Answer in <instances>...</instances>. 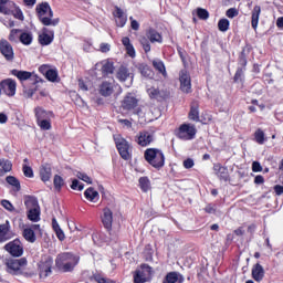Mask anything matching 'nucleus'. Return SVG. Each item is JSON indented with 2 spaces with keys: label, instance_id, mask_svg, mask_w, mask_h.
Returning <instances> with one entry per match:
<instances>
[{
  "label": "nucleus",
  "instance_id": "1",
  "mask_svg": "<svg viewBox=\"0 0 283 283\" xmlns=\"http://www.w3.org/2000/svg\"><path fill=\"white\" fill-rule=\"evenodd\" d=\"M10 75L15 76L22 85V94L24 98H32V96L39 92V83H45V81L34 72L12 69Z\"/></svg>",
  "mask_w": 283,
  "mask_h": 283
},
{
  "label": "nucleus",
  "instance_id": "2",
  "mask_svg": "<svg viewBox=\"0 0 283 283\" xmlns=\"http://www.w3.org/2000/svg\"><path fill=\"white\" fill-rule=\"evenodd\" d=\"M35 14L45 28H56L61 23L60 18H54V11L50 2H41L35 7Z\"/></svg>",
  "mask_w": 283,
  "mask_h": 283
},
{
  "label": "nucleus",
  "instance_id": "3",
  "mask_svg": "<svg viewBox=\"0 0 283 283\" xmlns=\"http://www.w3.org/2000/svg\"><path fill=\"white\" fill-rule=\"evenodd\" d=\"M78 262H81V256L72 252H62L55 259V266L62 273H72L78 266Z\"/></svg>",
  "mask_w": 283,
  "mask_h": 283
},
{
  "label": "nucleus",
  "instance_id": "4",
  "mask_svg": "<svg viewBox=\"0 0 283 283\" xmlns=\"http://www.w3.org/2000/svg\"><path fill=\"white\" fill-rule=\"evenodd\" d=\"M144 159L150 167L160 171L165 167V153L160 148H147L144 151Z\"/></svg>",
  "mask_w": 283,
  "mask_h": 283
},
{
  "label": "nucleus",
  "instance_id": "5",
  "mask_svg": "<svg viewBox=\"0 0 283 283\" xmlns=\"http://www.w3.org/2000/svg\"><path fill=\"white\" fill-rule=\"evenodd\" d=\"M27 209V218L31 222H39L41 220V206H39V199L33 196H28L24 200Z\"/></svg>",
  "mask_w": 283,
  "mask_h": 283
},
{
  "label": "nucleus",
  "instance_id": "6",
  "mask_svg": "<svg viewBox=\"0 0 283 283\" xmlns=\"http://www.w3.org/2000/svg\"><path fill=\"white\" fill-rule=\"evenodd\" d=\"M151 275H154V268L147 263H142L139 268L133 272V283L151 282Z\"/></svg>",
  "mask_w": 283,
  "mask_h": 283
},
{
  "label": "nucleus",
  "instance_id": "7",
  "mask_svg": "<svg viewBox=\"0 0 283 283\" xmlns=\"http://www.w3.org/2000/svg\"><path fill=\"white\" fill-rule=\"evenodd\" d=\"M116 149L123 160H132V145L120 135L114 136Z\"/></svg>",
  "mask_w": 283,
  "mask_h": 283
},
{
  "label": "nucleus",
  "instance_id": "8",
  "mask_svg": "<svg viewBox=\"0 0 283 283\" xmlns=\"http://www.w3.org/2000/svg\"><path fill=\"white\" fill-rule=\"evenodd\" d=\"M196 134H198V129L193 124H181L176 130V136L180 140H193L196 138Z\"/></svg>",
  "mask_w": 283,
  "mask_h": 283
},
{
  "label": "nucleus",
  "instance_id": "9",
  "mask_svg": "<svg viewBox=\"0 0 283 283\" xmlns=\"http://www.w3.org/2000/svg\"><path fill=\"white\" fill-rule=\"evenodd\" d=\"M9 6L10 8L6 6H0V14H12V17H14V19H18L19 21H23V19H25V17L23 15V11L21 10V8H19V6H17V3H14V1H10Z\"/></svg>",
  "mask_w": 283,
  "mask_h": 283
},
{
  "label": "nucleus",
  "instance_id": "10",
  "mask_svg": "<svg viewBox=\"0 0 283 283\" xmlns=\"http://www.w3.org/2000/svg\"><path fill=\"white\" fill-rule=\"evenodd\" d=\"M179 83H180V91L184 94H191L193 90H191V75L187 69H182L179 72Z\"/></svg>",
  "mask_w": 283,
  "mask_h": 283
},
{
  "label": "nucleus",
  "instance_id": "11",
  "mask_svg": "<svg viewBox=\"0 0 283 283\" xmlns=\"http://www.w3.org/2000/svg\"><path fill=\"white\" fill-rule=\"evenodd\" d=\"M0 92L6 96L12 97L17 94V81L13 78H4L0 82Z\"/></svg>",
  "mask_w": 283,
  "mask_h": 283
},
{
  "label": "nucleus",
  "instance_id": "12",
  "mask_svg": "<svg viewBox=\"0 0 283 283\" xmlns=\"http://www.w3.org/2000/svg\"><path fill=\"white\" fill-rule=\"evenodd\" d=\"M54 42V29L48 27L42 28V32L38 35V43L42 46L52 45Z\"/></svg>",
  "mask_w": 283,
  "mask_h": 283
},
{
  "label": "nucleus",
  "instance_id": "13",
  "mask_svg": "<svg viewBox=\"0 0 283 283\" xmlns=\"http://www.w3.org/2000/svg\"><path fill=\"white\" fill-rule=\"evenodd\" d=\"M6 251L12 255V258H21L23 255V243L21 240L14 239L4 245Z\"/></svg>",
  "mask_w": 283,
  "mask_h": 283
},
{
  "label": "nucleus",
  "instance_id": "14",
  "mask_svg": "<svg viewBox=\"0 0 283 283\" xmlns=\"http://www.w3.org/2000/svg\"><path fill=\"white\" fill-rule=\"evenodd\" d=\"M120 107L124 112H134L138 107V98L134 94L127 93L120 103Z\"/></svg>",
  "mask_w": 283,
  "mask_h": 283
},
{
  "label": "nucleus",
  "instance_id": "15",
  "mask_svg": "<svg viewBox=\"0 0 283 283\" xmlns=\"http://www.w3.org/2000/svg\"><path fill=\"white\" fill-rule=\"evenodd\" d=\"M52 264H54L52 256H46L39 263L38 269L40 277H49V275H52Z\"/></svg>",
  "mask_w": 283,
  "mask_h": 283
},
{
  "label": "nucleus",
  "instance_id": "16",
  "mask_svg": "<svg viewBox=\"0 0 283 283\" xmlns=\"http://www.w3.org/2000/svg\"><path fill=\"white\" fill-rule=\"evenodd\" d=\"M135 143L139 145V147H149L151 143H154V134H151L148 130H140L136 136H135Z\"/></svg>",
  "mask_w": 283,
  "mask_h": 283
},
{
  "label": "nucleus",
  "instance_id": "17",
  "mask_svg": "<svg viewBox=\"0 0 283 283\" xmlns=\"http://www.w3.org/2000/svg\"><path fill=\"white\" fill-rule=\"evenodd\" d=\"M0 53L6 59V61H14V49L12 44L6 39L0 40Z\"/></svg>",
  "mask_w": 283,
  "mask_h": 283
},
{
  "label": "nucleus",
  "instance_id": "18",
  "mask_svg": "<svg viewBox=\"0 0 283 283\" xmlns=\"http://www.w3.org/2000/svg\"><path fill=\"white\" fill-rule=\"evenodd\" d=\"M12 238H14V232L12 231L10 221L7 220L4 223H0V244L12 240Z\"/></svg>",
  "mask_w": 283,
  "mask_h": 283
},
{
  "label": "nucleus",
  "instance_id": "19",
  "mask_svg": "<svg viewBox=\"0 0 283 283\" xmlns=\"http://www.w3.org/2000/svg\"><path fill=\"white\" fill-rule=\"evenodd\" d=\"M96 67H99V71L102 72V76L104 78H107V76L114 74V70H116V67L114 66V61H112L111 59L97 62Z\"/></svg>",
  "mask_w": 283,
  "mask_h": 283
},
{
  "label": "nucleus",
  "instance_id": "20",
  "mask_svg": "<svg viewBox=\"0 0 283 283\" xmlns=\"http://www.w3.org/2000/svg\"><path fill=\"white\" fill-rule=\"evenodd\" d=\"M116 87V84L105 80L97 86V92L99 96H103L104 98H109L114 94V90Z\"/></svg>",
  "mask_w": 283,
  "mask_h": 283
},
{
  "label": "nucleus",
  "instance_id": "21",
  "mask_svg": "<svg viewBox=\"0 0 283 283\" xmlns=\"http://www.w3.org/2000/svg\"><path fill=\"white\" fill-rule=\"evenodd\" d=\"M213 171L221 182L231 181V175L229 174V168H227V166H222L220 163L214 164Z\"/></svg>",
  "mask_w": 283,
  "mask_h": 283
},
{
  "label": "nucleus",
  "instance_id": "22",
  "mask_svg": "<svg viewBox=\"0 0 283 283\" xmlns=\"http://www.w3.org/2000/svg\"><path fill=\"white\" fill-rule=\"evenodd\" d=\"M28 265V259H11L7 262L8 273L17 274L18 271H21V266Z\"/></svg>",
  "mask_w": 283,
  "mask_h": 283
},
{
  "label": "nucleus",
  "instance_id": "23",
  "mask_svg": "<svg viewBox=\"0 0 283 283\" xmlns=\"http://www.w3.org/2000/svg\"><path fill=\"white\" fill-rule=\"evenodd\" d=\"M102 224L108 233L112 231V224H114V212H112V209L109 208H104L103 209V214L101 217Z\"/></svg>",
  "mask_w": 283,
  "mask_h": 283
},
{
  "label": "nucleus",
  "instance_id": "24",
  "mask_svg": "<svg viewBox=\"0 0 283 283\" xmlns=\"http://www.w3.org/2000/svg\"><path fill=\"white\" fill-rule=\"evenodd\" d=\"M146 92L150 101H158V103H163V101H165L169 96V93L160 91V88H156L154 86L147 88Z\"/></svg>",
  "mask_w": 283,
  "mask_h": 283
},
{
  "label": "nucleus",
  "instance_id": "25",
  "mask_svg": "<svg viewBox=\"0 0 283 283\" xmlns=\"http://www.w3.org/2000/svg\"><path fill=\"white\" fill-rule=\"evenodd\" d=\"M113 17L115 19V23L117 28H125L127 24V14H125V11L120 9L119 7H115V10L113 11Z\"/></svg>",
  "mask_w": 283,
  "mask_h": 283
},
{
  "label": "nucleus",
  "instance_id": "26",
  "mask_svg": "<svg viewBox=\"0 0 283 283\" xmlns=\"http://www.w3.org/2000/svg\"><path fill=\"white\" fill-rule=\"evenodd\" d=\"M188 118L193 123H200V104L198 101L191 102Z\"/></svg>",
  "mask_w": 283,
  "mask_h": 283
},
{
  "label": "nucleus",
  "instance_id": "27",
  "mask_svg": "<svg viewBox=\"0 0 283 283\" xmlns=\"http://www.w3.org/2000/svg\"><path fill=\"white\" fill-rule=\"evenodd\" d=\"M34 114H35L36 123H39L41 120H48L50 118H54V112L45 111L41 106H38L34 108Z\"/></svg>",
  "mask_w": 283,
  "mask_h": 283
},
{
  "label": "nucleus",
  "instance_id": "28",
  "mask_svg": "<svg viewBox=\"0 0 283 283\" xmlns=\"http://www.w3.org/2000/svg\"><path fill=\"white\" fill-rule=\"evenodd\" d=\"M146 36L150 43H163V34L151 27L146 30Z\"/></svg>",
  "mask_w": 283,
  "mask_h": 283
},
{
  "label": "nucleus",
  "instance_id": "29",
  "mask_svg": "<svg viewBox=\"0 0 283 283\" xmlns=\"http://www.w3.org/2000/svg\"><path fill=\"white\" fill-rule=\"evenodd\" d=\"M264 268L262 266V264L256 263L252 266V279L254 282H262V280H264Z\"/></svg>",
  "mask_w": 283,
  "mask_h": 283
},
{
  "label": "nucleus",
  "instance_id": "30",
  "mask_svg": "<svg viewBox=\"0 0 283 283\" xmlns=\"http://www.w3.org/2000/svg\"><path fill=\"white\" fill-rule=\"evenodd\" d=\"M260 14H262V7L254 6L251 11V25L253 30H258V25L260 23Z\"/></svg>",
  "mask_w": 283,
  "mask_h": 283
},
{
  "label": "nucleus",
  "instance_id": "31",
  "mask_svg": "<svg viewBox=\"0 0 283 283\" xmlns=\"http://www.w3.org/2000/svg\"><path fill=\"white\" fill-rule=\"evenodd\" d=\"M40 178L42 182H50V178H52V166L50 164L40 167Z\"/></svg>",
  "mask_w": 283,
  "mask_h": 283
},
{
  "label": "nucleus",
  "instance_id": "32",
  "mask_svg": "<svg viewBox=\"0 0 283 283\" xmlns=\"http://www.w3.org/2000/svg\"><path fill=\"white\" fill-rule=\"evenodd\" d=\"M122 44L124 45L126 53L130 59L136 57V49H134V44H132V40H129V36H124L122 39Z\"/></svg>",
  "mask_w": 283,
  "mask_h": 283
},
{
  "label": "nucleus",
  "instance_id": "33",
  "mask_svg": "<svg viewBox=\"0 0 283 283\" xmlns=\"http://www.w3.org/2000/svg\"><path fill=\"white\" fill-rule=\"evenodd\" d=\"M153 67L158 72V74H161L164 78L168 77L167 74V67L165 66V62L163 60H153Z\"/></svg>",
  "mask_w": 283,
  "mask_h": 283
},
{
  "label": "nucleus",
  "instance_id": "34",
  "mask_svg": "<svg viewBox=\"0 0 283 283\" xmlns=\"http://www.w3.org/2000/svg\"><path fill=\"white\" fill-rule=\"evenodd\" d=\"M116 78L120 83H125V81H127V78H129V69H127V66H125V65H120L117 69Z\"/></svg>",
  "mask_w": 283,
  "mask_h": 283
},
{
  "label": "nucleus",
  "instance_id": "35",
  "mask_svg": "<svg viewBox=\"0 0 283 283\" xmlns=\"http://www.w3.org/2000/svg\"><path fill=\"white\" fill-rule=\"evenodd\" d=\"M84 198L90 202H98L99 195L93 187H90L84 191Z\"/></svg>",
  "mask_w": 283,
  "mask_h": 283
},
{
  "label": "nucleus",
  "instance_id": "36",
  "mask_svg": "<svg viewBox=\"0 0 283 283\" xmlns=\"http://www.w3.org/2000/svg\"><path fill=\"white\" fill-rule=\"evenodd\" d=\"M12 171V161L9 159H0V178Z\"/></svg>",
  "mask_w": 283,
  "mask_h": 283
},
{
  "label": "nucleus",
  "instance_id": "37",
  "mask_svg": "<svg viewBox=\"0 0 283 283\" xmlns=\"http://www.w3.org/2000/svg\"><path fill=\"white\" fill-rule=\"evenodd\" d=\"M20 43L22 45H32V41H34V36L32 35V32L24 31L19 35Z\"/></svg>",
  "mask_w": 283,
  "mask_h": 283
},
{
  "label": "nucleus",
  "instance_id": "38",
  "mask_svg": "<svg viewBox=\"0 0 283 283\" xmlns=\"http://www.w3.org/2000/svg\"><path fill=\"white\" fill-rule=\"evenodd\" d=\"M90 280H91V282H96V283H116V281H114L109 277H105L101 273H94L90 277Z\"/></svg>",
  "mask_w": 283,
  "mask_h": 283
},
{
  "label": "nucleus",
  "instance_id": "39",
  "mask_svg": "<svg viewBox=\"0 0 283 283\" xmlns=\"http://www.w3.org/2000/svg\"><path fill=\"white\" fill-rule=\"evenodd\" d=\"M46 81H50V83H60L61 77H59V71L55 69H51L46 72V75H44Z\"/></svg>",
  "mask_w": 283,
  "mask_h": 283
},
{
  "label": "nucleus",
  "instance_id": "40",
  "mask_svg": "<svg viewBox=\"0 0 283 283\" xmlns=\"http://www.w3.org/2000/svg\"><path fill=\"white\" fill-rule=\"evenodd\" d=\"M139 188L144 193H147L151 189V181L149 180V177H140L139 180Z\"/></svg>",
  "mask_w": 283,
  "mask_h": 283
},
{
  "label": "nucleus",
  "instance_id": "41",
  "mask_svg": "<svg viewBox=\"0 0 283 283\" xmlns=\"http://www.w3.org/2000/svg\"><path fill=\"white\" fill-rule=\"evenodd\" d=\"M22 235L27 242L34 243L36 242V234H34V230L32 228H27L23 230Z\"/></svg>",
  "mask_w": 283,
  "mask_h": 283
},
{
  "label": "nucleus",
  "instance_id": "42",
  "mask_svg": "<svg viewBox=\"0 0 283 283\" xmlns=\"http://www.w3.org/2000/svg\"><path fill=\"white\" fill-rule=\"evenodd\" d=\"M139 43L145 52V54H149L151 52V41L147 38V35H142L139 38Z\"/></svg>",
  "mask_w": 283,
  "mask_h": 283
},
{
  "label": "nucleus",
  "instance_id": "43",
  "mask_svg": "<svg viewBox=\"0 0 283 283\" xmlns=\"http://www.w3.org/2000/svg\"><path fill=\"white\" fill-rule=\"evenodd\" d=\"M254 140L258 143V145H264L266 143V135L264 134V130L262 128H258L254 132Z\"/></svg>",
  "mask_w": 283,
  "mask_h": 283
},
{
  "label": "nucleus",
  "instance_id": "44",
  "mask_svg": "<svg viewBox=\"0 0 283 283\" xmlns=\"http://www.w3.org/2000/svg\"><path fill=\"white\" fill-rule=\"evenodd\" d=\"M6 182H8V185H10L11 187H14L15 191H21V181H19V179H17V177L7 176Z\"/></svg>",
  "mask_w": 283,
  "mask_h": 283
},
{
  "label": "nucleus",
  "instance_id": "45",
  "mask_svg": "<svg viewBox=\"0 0 283 283\" xmlns=\"http://www.w3.org/2000/svg\"><path fill=\"white\" fill-rule=\"evenodd\" d=\"M53 185L56 191H61L65 186V179H63V177H61L60 175H55L53 178Z\"/></svg>",
  "mask_w": 283,
  "mask_h": 283
},
{
  "label": "nucleus",
  "instance_id": "46",
  "mask_svg": "<svg viewBox=\"0 0 283 283\" xmlns=\"http://www.w3.org/2000/svg\"><path fill=\"white\" fill-rule=\"evenodd\" d=\"M144 258L146 262H154V248L151 244H147L144 249Z\"/></svg>",
  "mask_w": 283,
  "mask_h": 283
},
{
  "label": "nucleus",
  "instance_id": "47",
  "mask_svg": "<svg viewBox=\"0 0 283 283\" xmlns=\"http://www.w3.org/2000/svg\"><path fill=\"white\" fill-rule=\"evenodd\" d=\"M163 283H178V272L176 271L168 272L165 275Z\"/></svg>",
  "mask_w": 283,
  "mask_h": 283
},
{
  "label": "nucleus",
  "instance_id": "48",
  "mask_svg": "<svg viewBox=\"0 0 283 283\" xmlns=\"http://www.w3.org/2000/svg\"><path fill=\"white\" fill-rule=\"evenodd\" d=\"M36 125L42 129L43 132H50L52 129V118L49 119H42L40 122H36Z\"/></svg>",
  "mask_w": 283,
  "mask_h": 283
},
{
  "label": "nucleus",
  "instance_id": "49",
  "mask_svg": "<svg viewBox=\"0 0 283 283\" xmlns=\"http://www.w3.org/2000/svg\"><path fill=\"white\" fill-rule=\"evenodd\" d=\"M233 83H244V69L238 67L234 76H233Z\"/></svg>",
  "mask_w": 283,
  "mask_h": 283
},
{
  "label": "nucleus",
  "instance_id": "50",
  "mask_svg": "<svg viewBox=\"0 0 283 283\" xmlns=\"http://www.w3.org/2000/svg\"><path fill=\"white\" fill-rule=\"evenodd\" d=\"M231 23L229 22L228 19H220L219 22H218V28H219V31L220 32H227V30H229V25Z\"/></svg>",
  "mask_w": 283,
  "mask_h": 283
},
{
  "label": "nucleus",
  "instance_id": "51",
  "mask_svg": "<svg viewBox=\"0 0 283 283\" xmlns=\"http://www.w3.org/2000/svg\"><path fill=\"white\" fill-rule=\"evenodd\" d=\"M140 72L143 76H146L148 78L154 76V71L147 64L140 66Z\"/></svg>",
  "mask_w": 283,
  "mask_h": 283
},
{
  "label": "nucleus",
  "instance_id": "52",
  "mask_svg": "<svg viewBox=\"0 0 283 283\" xmlns=\"http://www.w3.org/2000/svg\"><path fill=\"white\" fill-rule=\"evenodd\" d=\"M22 171L25 178H34V170H32V167L28 166L27 164L22 165Z\"/></svg>",
  "mask_w": 283,
  "mask_h": 283
},
{
  "label": "nucleus",
  "instance_id": "53",
  "mask_svg": "<svg viewBox=\"0 0 283 283\" xmlns=\"http://www.w3.org/2000/svg\"><path fill=\"white\" fill-rule=\"evenodd\" d=\"M197 17L202 21H207L209 19V11L207 9L198 8L197 9Z\"/></svg>",
  "mask_w": 283,
  "mask_h": 283
},
{
  "label": "nucleus",
  "instance_id": "54",
  "mask_svg": "<svg viewBox=\"0 0 283 283\" xmlns=\"http://www.w3.org/2000/svg\"><path fill=\"white\" fill-rule=\"evenodd\" d=\"M71 189H73V191H83V189H85V185L81 184L78 179H73Z\"/></svg>",
  "mask_w": 283,
  "mask_h": 283
},
{
  "label": "nucleus",
  "instance_id": "55",
  "mask_svg": "<svg viewBox=\"0 0 283 283\" xmlns=\"http://www.w3.org/2000/svg\"><path fill=\"white\" fill-rule=\"evenodd\" d=\"M76 178H78V180H83V182H86L87 185H92V178L85 172L77 171Z\"/></svg>",
  "mask_w": 283,
  "mask_h": 283
},
{
  "label": "nucleus",
  "instance_id": "56",
  "mask_svg": "<svg viewBox=\"0 0 283 283\" xmlns=\"http://www.w3.org/2000/svg\"><path fill=\"white\" fill-rule=\"evenodd\" d=\"M1 206L3 207V209L10 211L11 213L14 211V206L8 199L1 200Z\"/></svg>",
  "mask_w": 283,
  "mask_h": 283
},
{
  "label": "nucleus",
  "instance_id": "57",
  "mask_svg": "<svg viewBox=\"0 0 283 283\" xmlns=\"http://www.w3.org/2000/svg\"><path fill=\"white\" fill-rule=\"evenodd\" d=\"M239 63L242 66V70H247L248 60L244 50H242L241 54L239 55Z\"/></svg>",
  "mask_w": 283,
  "mask_h": 283
},
{
  "label": "nucleus",
  "instance_id": "58",
  "mask_svg": "<svg viewBox=\"0 0 283 283\" xmlns=\"http://www.w3.org/2000/svg\"><path fill=\"white\" fill-rule=\"evenodd\" d=\"M238 14H240V11H238L235 8H230L226 12V17H228V19H235Z\"/></svg>",
  "mask_w": 283,
  "mask_h": 283
},
{
  "label": "nucleus",
  "instance_id": "59",
  "mask_svg": "<svg viewBox=\"0 0 283 283\" xmlns=\"http://www.w3.org/2000/svg\"><path fill=\"white\" fill-rule=\"evenodd\" d=\"M20 32H22L21 29H12L9 34V41H17L19 38Z\"/></svg>",
  "mask_w": 283,
  "mask_h": 283
},
{
  "label": "nucleus",
  "instance_id": "60",
  "mask_svg": "<svg viewBox=\"0 0 283 283\" xmlns=\"http://www.w3.org/2000/svg\"><path fill=\"white\" fill-rule=\"evenodd\" d=\"M252 171L254 174H260V171H262V164H260V161H253L252 163Z\"/></svg>",
  "mask_w": 283,
  "mask_h": 283
},
{
  "label": "nucleus",
  "instance_id": "61",
  "mask_svg": "<svg viewBox=\"0 0 283 283\" xmlns=\"http://www.w3.org/2000/svg\"><path fill=\"white\" fill-rule=\"evenodd\" d=\"M54 233L60 242H63V240H65V232H63V229L59 228L57 230H54Z\"/></svg>",
  "mask_w": 283,
  "mask_h": 283
},
{
  "label": "nucleus",
  "instance_id": "62",
  "mask_svg": "<svg viewBox=\"0 0 283 283\" xmlns=\"http://www.w3.org/2000/svg\"><path fill=\"white\" fill-rule=\"evenodd\" d=\"M109 50H112V46L108 43H101L99 52H102L103 54H107Z\"/></svg>",
  "mask_w": 283,
  "mask_h": 283
},
{
  "label": "nucleus",
  "instance_id": "63",
  "mask_svg": "<svg viewBox=\"0 0 283 283\" xmlns=\"http://www.w3.org/2000/svg\"><path fill=\"white\" fill-rule=\"evenodd\" d=\"M203 211L206 212V213H216V205H213V203H208L206 207H205V209H203Z\"/></svg>",
  "mask_w": 283,
  "mask_h": 283
},
{
  "label": "nucleus",
  "instance_id": "64",
  "mask_svg": "<svg viewBox=\"0 0 283 283\" xmlns=\"http://www.w3.org/2000/svg\"><path fill=\"white\" fill-rule=\"evenodd\" d=\"M196 164L193 163V159L187 158L184 160V167L185 169H191Z\"/></svg>",
  "mask_w": 283,
  "mask_h": 283
}]
</instances>
